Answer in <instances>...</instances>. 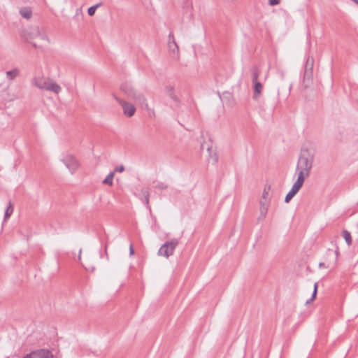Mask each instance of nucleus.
<instances>
[{
  "label": "nucleus",
  "instance_id": "1",
  "mask_svg": "<svg viewBox=\"0 0 358 358\" xmlns=\"http://www.w3.org/2000/svg\"><path fill=\"white\" fill-rule=\"evenodd\" d=\"M121 92L129 99L141 105L146 110L149 109V105L145 95L137 90L131 83L125 82L120 86Z\"/></svg>",
  "mask_w": 358,
  "mask_h": 358
},
{
  "label": "nucleus",
  "instance_id": "2",
  "mask_svg": "<svg viewBox=\"0 0 358 358\" xmlns=\"http://www.w3.org/2000/svg\"><path fill=\"white\" fill-rule=\"evenodd\" d=\"M22 36L25 38L27 42L31 43V45L35 48H41L42 45H37L33 41L37 38H39L41 41H45L48 42L49 39L47 35L45 34V30L43 28L34 25L31 26L22 31Z\"/></svg>",
  "mask_w": 358,
  "mask_h": 358
},
{
  "label": "nucleus",
  "instance_id": "3",
  "mask_svg": "<svg viewBox=\"0 0 358 358\" xmlns=\"http://www.w3.org/2000/svg\"><path fill=\"white\" fill-rule=\"evenodd\" d=\"M314 161V152L308 148L301 149L298 160L296 170L306 171V176H308Z\"/></svg>",
  "mask_w": 358,
  "mask_h": 358
},
{
  "label": "nucleus",
  "instance_id": "4",
  "mask_svg": "<svg viewBox=\"0 0 358 358\" xmlns=\"http://www.w3.org/2000/svg\"><path fill=\"white\" fill-rule=\"evenodd\" d=\"M32 84L41 90L52 92L59 94L62 88L61 87L50 78H44L43 77H36L32 80Z\"/></svg>",
  "mask_w": 358,
  "mask_h": 358
},
{
  "label": "nucleus",
  "instance_id": "5",
  "mask_svg": "<svg viewBox=\"0 0 358 358\" xmlns=\"http://www.w3.org/2000/svg\"><path fill=\"white\" fill-rule=\"evenodd\" d=\"M179 241L177 238H172L171 240L165 242L159 248L158 255L169 258L173 255Z\"/></svg>",
  "mask_w": 358,
  "mask_h": 358
},
{
  "label": "nucleus",
  "instance_id": "6",
  "mask_svg": "<svg viewBox=\"0 0 358 358\" xmlns=\"http://www.w3.org/2000/svg\"><path fill=\"white\" fill-rule=\"evenodd\" d=\"M113 97L117 101V102L122 106L123 114L125 116L131 117L135 114L136 108L133 103L128 102L125 100H123L115 95H113Z\"/></svg>",
  "mask_w": 358,
  "mask_h": 358
},
{
  "label": "nucleus",
  "instance_id": "7",
  "mask_svg": "<svg viewBox=\"0 0 358 358\" xmlns=\"http://www.w3.org/2000/svg\"><path fill=\"white\" fill-rule=\"evenodd\" d=\"M339 255V252L338 250H333L331 249H329L327 251V257H331V261H327V262H320L319 264L320 268H334L337 263L338 257Z\"/></svg>",
  "mask_w": 358,
  "mask_h": 358
},
{
  "label": "nucleus",
  "instance_id": "8",
  "mask_svg": "<svg viewBox=\"0 0 358 358\" xmlns=\"http://www.w3.org/2000/svg\"><path fill=\"white\" fill-rule=\"evenodd\" d=\"M53 354L50 350L43 348L33 350L22 358H53Z\"/></svg>",
  "mask_w": 358,
  "mask_h": 358
},
{
  "label": "nucleus",
  "instance_id": "9",
  "mask_svg": "<svg viewBox=\"0 0 358 358\" xmlns=\"http://www.w3.org/2000/svg\"><path fill=\"white\" fill-rule=\"evenodd\" d=\"M62 162L65 164L66 168L73 173L78 168L79 163L77 159L72 155H67L64 157Z\"/></svg>",
  "mask_w": 358,
  "mask_h": 358
},
{
  "label": "nucleus",
  "instance_id": "10",
  "mask_svg": "<svg viewBox=\"0 0 358 358\" xmlns=\"http://www.w3.org/2000/svg\"><path fill=\"white\" fill-rule=\"evenodd\" d=\"M314 65V59L312 57L308 56L305 64L304 73H310L313 75V69Z\"/></svg>",
  "mask_w": 358,
  "mask_h": 358
},
{
  "label": "nucleus",
  "instance_id": "11",
  "mask_svg": "<svg viewBox=\"0 0 358 358\" xmlns=\"http://www.w3.org/2000/svg\"><path fill=\"white\" fill-rule=\"evenodd\" d=\"M253 83L254 94L253 99L257 100L262 93L263 86L260 82H255Z\"/></svg>",
  "mask_w": 358,
  "mask_h": 358
},
{
  "label": "nucleus",
  "instance_id": "12",
  "mask_svg": "<svg viewBox=\"0 0 358 358\" xmlns=\"http://www.w3.org/2000/svg\"><path fill=\"white\" fill-rule=\"evenodd\" d=\"M168 47L170 52H171L173 54V56L174 57H178L179 53V48L177 43L176 41H168Z\"/></svg>",
  "mask_w": 358,
  "mask_h": 358
},
{
  "label": "nucleus",
  "instance_id": "13",
  "mask_svg": "<svg viewBox=\"0 0 358 358\" xmlns=\"http://www.w3.org/2000/svg\"><path fill=\"white\" fill-rule=\"evenodd\" d=\"M313 84V75L304 73L303 78V85L305 88L310 87Z\"/></svg>",
  "mask_w": 358,
  "mask_h": 358
},
{
  "label": "nucleus",
  "instance_id": "14",
  "mask_svg": "<svg viewBox=\"0 0 358 358\" xmlns=\"http://www.w3.org/2000/svg\"><path fill=\"white\" fill-rule=\"evenodd\" d=\"M20 15L26 19H30L32 16V10L30 7H23L20 10Z\"/></svg>",
  "mask_w": 358,
  "mask_h": 358
},
{
  "label": "nucleus",
  "instance_id": "15",
  "mask_svg": "<svg viewBox=\"0 0 358 358\" xmlns=\"http://www.w3.org/2000/svg\"><path fill=\"white\" fill-rule=\"evenodd\" d=\"M20 74V70L17 68H15L10 71H8L6 72V78L9 80H14L16 77H17Z\"/></svg>",
  "mask_w": 358,
  "mask_h": 358
},
{
  "label": "nucleus",
  "instance_id": "16",
  "mask_svg": "<svg viewBox=\"0 0 358 358\" xmlns=\"http://www.w3.org/2000/svg\"><path fill=\"white\" fill-rule=\"evenodd\" d=\"M252 71V83L258 82V78L259 76V71L257 66H253L251 69Z\"/></svg>",
  "mask_w": 358,
  "mask_h": 358
},
{
  "label": "nucleus",
  "instance_id": "17",
  "mask_svg": "<svg viewBox=\"0 0 358 358\" xmlns=\"http://www.w3.org/2000/svg\"><path fill=\"white\" fill-rule=\"evenodd\" d=\"M298 171V178L295 182L299 183V185L303 186L306 176V171L296 170Z\"/></svg>",
  "mask_w": 358,
  "mask_h": 358
},
{
  "label": "nucleus",
  "instance_id": "18",
  "mask_svg": "<svg viewBox=\"0 0 358 358\" xmlns=\"http://www.w3.org/2000/svg\"><path fill=\"white\" fill-rule=\"evenodd\" d=\"M342 234L348 245H351L352 240L350 233L348 230H343Z\"/></svg>",
  "mask_w": 358,
  "mask_h": 358
},
{
  "label": "nucleus",
  "instance_id": "19",
  "mask_svg": "<svg viewBox=\"0 0 358 358\" xmlns=\"http://www.w3.org/2000/svg\"><path fill=\"white\" fill-rule=\"evenodd\" d=\"M13 212V206L11 201H9L8 205L5 210L4 220H7Z\"/></svg>",
  "mask_w": 358,
  "mask_h": 358
},
{
  "label": "nucleus",
  "instance_id": "20",
  "mask_svg": "<svg viewBox=\"0 0 358 358\" xmlns=\"http://www.w3.org/2000/svg\"><path fill=\"white\" fill-rule=\"evenodd\" d=\"M114 177V172H110L106 178L103 180V184L108 185L109 186L113 185V179Z\"/></svg>",
  "mask_w": 358,
  "mask_h": 358
},
{
  "label": "nucleus",
  "instance_id": "21",
  "mask_svg": "<svg viewBox=\"0 0 358 358\" xmlns=\"http://www.w3.org/2000/svg\"><path fill=\"white\" fill-rule=\"evenodd\" d=\"M207 150L209 153L210 160H211L213 164H216L218 161V156H217V153L216 152L212 153L211 148H208Z\"/></svg>",
  "mask_w": 358,
  "mask_h": 358
},
{
  "label": "nucleus",
  "instance_id": "22",
  "mask_svg": "<svg viewBox=\"0 0 358 358\" xmlns=\"http://www.w3.org/2000/svg\"><path fill=\"white\" fill-rule=\"evenodd\" d=\"M268 206H260L259 212L260 215L258 218L259 220H264L268 212Z\"/></svg>",
  "mask_w": 358,
  "mask_h": 358
},
{
  "label": "nucleus",
  "instance_id": "23",
  "mask_svg": "<svg viewBox=\"0 0 358 358\" xmlns=\"http://www.w3.org/2000/svg\"><path fill=\"white\" fill-rule=\"evenodd\" d=\"M270 189H271V186L268 185H266L264 186V190H263L262 198H263L264 199H270V196H269V191H270Z\"/></svg>",
  "mask_w": 358,
  "mask_h": 358
},
{
  "label": "nucleus",
  "instance_id": "24",
  "mask_svg": "<svg viewBox=\"0 0 358 358\" xmlns=\"http://www.w3.org/2000/svg\"><path fill=\"white\" fill-rule=\"evenodd\" d=\"M101 6V3H99L94 6L90 7L87 10V13L90 16H93L97 8Z\"/></svg>",
  "mask_w": 358,
  "mask_h": 358
},
{
  "label": "nucleus",
  "instance_id": "25",
  "mask_svg": "<svg viewBox=\"0 0 358 358\" xmlns=\"http://www.w3.org/2000/svg\"><path fill=\"white\" fill-rule=\"evenodd\" d=\"M317 292V282H315V285H314V289H313V294H312V297L310 299L306 301V304H308V303H310L313 301V300L316 297Z\"/></svg>",
  "mask_w": 358,
  "mask_h": 358
},
{
  "label": "nucleus",
  "instance_id": "26",
  "mask_svg": "<svg viewBox=\"0 0 358 358\" xmlns=\"http://www.w3.org/2000/svg\"><path fill=\"white\" fill-rule=\"evenodd\" d=\"M168 185L163 182H158L156 185L155 186V188L160 189V190H164L168 188Z\"/></svg>",
  "mask_w": 358,
  "mask_h": 358
},
{
  "label": "nucleus",
  "instance_id": "27",
  "mask_svg": "<svg viewBox=\"0 0 358 358\" xmlns=\"http://www.w3.org/2000/svg\"><path fill=\"white\" fill-rule=\"evenodd\" d=\"M301 187L302 185H299V183L294 182L290 191L293 192L294 194H296V193L300 190Z\"/></svg>",
  "mask_w": 358,
  "mask_h": 358
},
{
  "label": "nucleus",
  "instance_id": "28",
  "mask_svg": "<svg viewBox=\"0 0 358 358\" xmlns=\"http://www.w3.org/2000/svg\"><path fill=\"white\" fill-rule=\"evenodd\" d=\"M301 187L302 185H299V183L294 182L290 191L293 192L294 194H296V193L300 190Z\"/></svg>",
  "mask_w": 358,
  "mask_h": 358
},
{
  "label": "nucleus",
  "instance_id": "29",
  "mask_svg": "<svg viewBox=\"0 0 358 358\" xmlns=\"http://www.w3.org/2000/svg\"><path fill=\"white\" fill-rule=\"evenodd\" d=\"M142 194L145 197V202L146 205L149 204L150 192L148 190H142Z\"/></svg>",
  "mask_w": 358,
  "mask_h": 358
},
{
  "label": "nucleus",
  "instance_id": "30",
  "mask_svg": "<svg viewBox=\"0 0 358 358\" xmlns=\"http://www.w3.org/2000/svg\"><path fill=\"white\" fill-rule=\"evenodd\" d=\"M260 206H269L270 204V199H263L261 198L260 201Z\"/></svg>",
  "mask_w": 358,
  "mask_h": 358
},
{
  "label": "nucleus",
  "instance_id": "31",
  "mask_svg": "<svg viewBox=\"0 0 358 358\" xmlns=\"http://www.w3.org/2000/svg\"><path fill=\"white\" fill-rule=\"evenodd\" d=\"M296 194H294L293 192H292L290 190L289 192L287 194L286 196H285V203H289L290 201V200L295 196Z\"/></svg>",
  "mask_w": 358,
  "mask_h": 358
},
{
  "label": "nucleus",
  "instance_id": "32",
  "mask_svg": "<svg viewBox=\"0 0 358 358\" xmlns=\"http://www.w3.org/2000/svg\"><path fill=\"white\" fill-rule=\"evenodd\" d=\"M280 2V0H268V4L271 6H276L279 4Z\"/></svg>",
  "mask_w": 358,
  "mask_h": 358
},
{
  "label": "nucleus",
  "instance_id": "33",
  "mask_svg": "<svg viewBox=\"0 0 358 358\" xmlns=\"http://www.w3.org/2000/svg\"><path fill=\"white\" fill-rule=\"evenodd\" d=\"M124 171V166L123 165H120L117 167H116L114 170V173L115 172H120V173H122Z\"/></svg>",
  "mask_w": 358,
  "mask_h": 358
},
{
  "label": "nucleus",
  "instance_id": "34",
  "mask_svg": "<svg viewBox=\"0 0 358 358\" xmlns=\"http://www.w3.org/2000/svg\"><path fill=\"white\" fill-rule=\"evenodd\" d=\"M169 41H176L173 33L172 31H171L169 34Z\"/></svg>",
  "mask_w": 358,
  "mask_h": 358
},
{
  "label": "nucleus",
  "instance_id": "35",
  "mask_svg": "<svg viewBox=\"0 0 358 358\" xmlns=\"http://www.w3.org/2000/svg\"><path fill=\"white\" fill-rule=\"evenodd\" d=\"M129 254H130V255H133L134 254V250L133 248L132 245H130V247H129Z\"/></svg>",
  "mask_w": 358,
  "mask_h": 358
},
{
  "label": "nucleus",
  "instance_id": "36",
  "mask_svg": "<svg viewBox=\"0 0 358 358\" xmlns=\"http://www.w3.org/2000/svg\"><path fill=\"white\" fill-rule=\"evenodd\" d=\"M170 96H171L173 100H175L176 101H178V99H177L176 96V95H174L173 93L170 94Z\"/></svg>",
  "mask_w": 358,
  "mask_h": 358
},
{
  "label": "nucleus",
  "instance_id": "37",
  "mask_svg": "<svg viewBox=\"0 0 358 358\" xmlns=\"http://www.w3.org/2000/svg\"><path fill=\"white\" fill-rule=\"evenodd\" d=\"M331 257H327V254L325 255V262H327V261H331Z\"/></svg>",
  "mask_w": 358,
  "mask_h": 358
},
{
  "label": "nucleus",
  "instance_id": "38",
  "mask_svg": "<svg viewBox=\"0 0 358 358\" xmlns=\"http://www.w3.org/2000/svg\"><path fill=\"white\" fill-rule=\"evenodd\" d=\"M105 253H106V255L107 259H108V253H107V244L105 245Z\"/></svg>",
  "mask_w": 358,
  "mask_h": 358
},
{
  "label": "nucleus",
  "instance_id": "39",
  "mask_svg": "<svg viewBox=\"0 0 358 358\" xmlns=\"http://www.w3.org/2000/svg\"><path fill=\"white\" fill-rule=\"evenodd\" d=\"M358 6V0H351Z\"/></svg>",
  "mask_w": 358,
  "mask_h": 358
},
{
  "label": "nucleus",
  "instance_id": "40",
  "mask_svg": "<svg viewBox=\"0 0 358 358\" xmlns=\"http://www.w3.org/2000/svg\"><path fill=\"white\" fill-rule=\"evenodd\" d=\"M81 252H82V250L80 249V252H79V257H78L79 259H80V258H81V256H80Z\"/></svg>",
  "mask_w": 358,
  "mask_h": 358
},
{
  "label": "nucleus",
  "instance_id": "41",
  "mask_svg": "<svg viewBox=\"0 0 358 358\" xmlns=\"http://www.w3.org/2000/svg\"><path fill=\"white\" fill-rule=\"evenodd\" d=\"M357 227H358V222H357Z\"/></svg>",
  "mask_w": 358,
  "mask_h": 358
},
{
  "label": "nucleus",
  "instance_id": "42",
  "mask_svg": "<svg viewBox=\"0 0 358 358\" xmlns=\"http://www.w3.org/2000/svg\"><path fill=\"white\" fill-rule=\"evenodd\" d=\"M357 205H358V203H357Z\"/></svg>",
  "mask_w": 358,
  "mask_h": 358
}]
</instances>
